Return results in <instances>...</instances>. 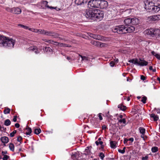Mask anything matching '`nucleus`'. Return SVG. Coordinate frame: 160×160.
<instances>
[{"label":"nucleus","instance_id":"obj_13","mask_svg":"<svg viewBox=\"0 0 160 160\" xmlns=\"http://www.w3.org/2000/svg\"><path fill=\"white\" fill-rule=\"evenodd\" d=\"M90 37L95 39L99 40H102L103 39L102 36L99 35L91 34Z\"/></svg>","mask_w":160,"mask_h":160},{"label":"nucleus","instance_id":"obj_39","mask_svg":"<svg viewBox=\"0 0 160 160\" xmlns=\"http://www.w3.org/2000/svg\"><path fill=\"white\" fill-rule=\"evenodd\" d=\"M18 26H20L21 27H22V28H23L26 29H28V27L26 26H25L22 24H18Z\"/></svg>","mask_w":160,"mask_h":160},{"label":"nucleus","instance_id":"obj_11","mask_svg":"<svg viewBox=\"0 0 160 160\" xmlns=\"http://www.w3.org/2000/svg\"><path fill=\"white\" fill-rule=\"evenodd\" d=\"M12 13L15 14H19L21 12V10L18 8H12Z\"/></svg>","mask_w":160,"mask_h":160},{"label":"nucleus","instance_id":"obj_49","mask_svg":"<svg viewBox=\"0 0 160 160\" xmlns=\"http://www.w3.org/2000/svg\"><path fill=\"white\" fill-rule=\"evenodd\" d=\"M22 137L21 136H19L18 137L17 139V141L18 142H20V143H21V142L22 140Z\"/></svg>","mask_w":160,"mask_h":160},{"label":"nucleus","instance_id":"obj_26","mask_svg":"<svg viewBox=\"0 0 160 160\" xmlns=\"http://www.w3.org/2000/svg\"><path fill=\"white\" fill-rule=\"evenodd\" d=\"M95 143L97 146L99 144L101 145V148L102 149L103 148L104 146L102 145L103 142L102 141H97L95 142Z\"/></svg>","mask_w":160,"mask_h":160},{"label":"nucleus","instance_id":"obj_21","mask_svg":"<svg viewBox=\"0 0 160 160\" xmlns=\"http://www.w3.org/2000/svg\"><path fill=\"white\" fill-rule=\"evenodd\" d=\"M116 144L117 142L115 141H111L110 142L111 147L113 148H116L117 147L116 146Z\"/></svg>","mask_w":160,"mask_h":160},{"label":"nucleus","instance_id":"obj_33","mask_svg":"<svg viewBox=\"0 0 160 160\" xmlns=\"http://www.w3.org/2000/svg\"><path fill=\"white\" fill-rule=\"evenodd\" d=\"M11 123L9 119H7L5 121L4 124L6 126H8L11 124Z\"/></svg>","mask_w":160,"mask_h":160},{"label":"nucleus","instance_id":"obj_5","mask_svg":"<svg viewBox=\"0 0 160 160\" xmlns=\"http://www.w3.org/2000/svg\"><path fill=\"white\" fill-rule=\"evenodd\" d=\"M94 13L95 14L94 18L98 19H101L103 17V13L99 10L95 9L94 10Z\"/></svg>","mask_w":160,"mask_h":160},{"label":"nucleus","instance_id":"obj_20","mask_svg":"<svg viewBox=\"0 0 160 160\" xmlns=\"http://www.w3.org/2000/svg\"><path fill=\"white\" fill-rule=\"evenodd\" d=\"M118 108L122 111H125L127 108L126 106L123 105L122 104H120L118 105Z\"/></svg>","mask_w":160,"mask_h":160},{"label":"nucleus","instance_id":"obj_28","mask_svg":"<svg viewBox=\"0 0 160 160\" xmlns=\"http://www.w3.org/2000/svg\"><path fill=\"white\" fill-rule=\"evenodd\" d=\"M151 117L153 118L154 121H157L158 119V117L157 115H156L154 113H152L151 115Z\"/></svg>","mask_w":160,"mask_h":160},{"label":"nucleus","instance_id":"obj_63","mask_svg":"<svg viewBox=\"0 0 160 160\" xmlns=\"http://www.w3.org/2000/svg\"><path fill=\"white\" fill-rule=\"evenodd\" d=\"M30 31H32L33 32H35V31H36V29H35L34 28H28V29Z\"/></svg>","mask_w":160,"mask_h":160},{"label":"nucleus","instance_id":"obj_19","mask_svg":"<svg viewBox=\"0 0 160 160\" xmlns=\"http://www.w3.org/2000/svg\"><path fill=\"white\" fill-rule=\"evenodd\" d=\"M153 36H155L156 37L159 36L160 35V30L159 29H154V32L153 33Z\"/></svg>","mask_w":160,"mask_h":160},{"label":"nucleus","instance_id":"obj_15","mask_svg":"<svg viewBox=\"0 0 160 160\" xmlns=\"http://www.w3.org/2000/svg\"><path fill=\"white\" fill-rule=\"evenodd\" d=\"M92 148V147L91 146L87 147L84 151V154L86 155H90L91 152V149Z\"/></svg>","mask_w":160,"mask_h":160},{"label":"nucleus","instance_id":"obj_8","mask_svg":"<svg viewBox=\"0 0 160 160\" xmlns=\"http://www.w3.org/2000/svg\"><path fill=\"white\" fill-rule=\"evenodd\" d=\"M108 5V2L105 0H99V8H106Z\"/></svg>","mask_w":160,"mask_h":160},{"label":"nucleus","instance_id":"obj_22","mask_svg":"<svg viewBox=\"0 0 160 160\" xmlns=\"http://www.w3.org/2000/svg\"><path fill=\"white\" fill-rule=\"evenodd\" d=\"M75 3L78 5H80L82 3H84V0H75Z\"/></svg>","mask_w":160,"mask_h":160},{"label":"nucleus","instance_id":"obj_44","mask_svg":"<svg viewBox=\"0 0 160 160\" xmlns=\"http://www.w3.org/2000/svg\"><path fill=\"white\" fill-rule=\"evenodd\" d=\"M80 56L81 57V58H82V60H85L86 61L88 60V58H87L85 56H82L81 55H80Z\"/></svg>","mask_w":160,"mask_h":160},{"label":"nucleus","instance_id":"obj_43","mask_svg":"<svg viewBox=\"0 0 160 160\" xmlns=\"http://www.w3.org/2000/svg\"><path fill=\"white\" fill-rule=\"evenodd\" d=\"M99 42H97V41H94L92 42V43L94 45L98 47V45L99 44Z\"/></svg>","mask_w":160,"mask_h":160},{"label":"nucleus","instance_id":"obj_7","mask_svg":"<svg viewBox=\"0 0 160 160\" xmlns=\"http://www.w3.org/2000/svg\"><path fill=\"white\" fill-rule=\"evenodd\" d=\"M94 10L92 11L89 9L86 10L85 15L87 18H94Z\"/></svg>","mask_w":160,"mask_h":160},{"label":"nucleus","instance_id":"obj_3","mask_svg":"<svg viewBox=\"0 0 160 160\" xmlns=\"http://www.w3.org/2000/svg\"><path fill=\"white\" fill-rule=\"evenodd\" d=\"M160 4L158 3H156L154 5H152L149 8L146 9L148 10V12L152 13L158 12L160 10Z\"/></svg>","mask_w":160,"mask_h":160},{"label":"nucleus","instance_id":"obj_47","mask_svg":"<svg viewBox=\"0 0 160 160\" xmlns=\"http://www.w3.org/2000/svg\"><path fill=\"white\" fill-rule=\"evenodd\" d=\"M132 10H133V9H127L125 11V12L127 13H128L129 14H130L131 13Z\"/></svg>","mask_w":160,"mask_h":160},{"label":"nucleus","instance_id":"obj_46","mask_svg":"<svg viewBox=\"0 0 160 160\" xmlns=\"http://www.w3.org/2000/svg\"><path fill=\"white\" fill-rule=\"evenodd\" d=\"M106 116L108 118H111L112 117V116L110 115L109 111H108L106 114Z\"/></svg>","mask_w":160,"mask_h":160},{"label":"nucleus","instance_id":"obj_12","mask_svg":"<svg viewBox=\"0 0 160 160\" xmlns=\"http://www.w3.org/2000/svg\"><path fill=\"white\" fill-rule=\"evenodd\" d=\"M131 25H138L140 22V20L137 18H132Z\"/></svg>","mask_w":160,"mask_h":160},{"label":"nucleus","instance_id":"obj_41","mask_svg":"<svg viewBox=\"0 0 160 160\" xmlns=\"http://www.w3.org/2000/svg\"><path fill=\"white\" fill-rule=\"evenodd\" d=\"M118 122L121 123H123V124H125L126 122V119L125 118L120 119L119 120Z\"/></svg>","mask_w":160,"mask_h":160},{"label":"nucleus","instance_id":"obj_6","mask_svg":"<svg viewBox=\"0 0 160 160\" xmlns=\"http://www.w3.org/2000/svg\"><path fill=\"white\" fill-rule=\"evenodd\" d=\"M99 0H92V1H90L88 2V5L93 8H99Z\"/></svg>","mask_w":160,"mask_h":160},{"label":"nucleus","instance_id":"obj_55","mask_svg":"<svg viewBox=\"0 0 160 160\" xmlns=\"http://www.w3.org/2000/svg\"><path fill=\"white\" fill-rule=\"evenodd\" d=\"M6 10L8 12H12L11 11L12 8H10L8 7H7L6 8Z\"/></svg>","mask_w":160,"mask_h":160},{"label":"nucleus","instance_id":"obj_54","mask_svg":"<svg viewBox=\"0 0 160 160\" xmlns=\"http://www.w3.org/2000/svg\"><path fill=\"white\" fill-rule=\"evenodd\" d=\"M118 152H120V153H121L122 154H123L125 153V151H124V150H121V149H118Z\"/></svg>","mask_w":160,"mask_h":160},{"label":"nucleus","instance_id":"obj_1","mask_svg":"<svg viewBox=\"0 0 160 160\" xmlns=\"http://www.w3.org/2000/svg\"><path fill=\"white\" fill-rule=\"evenodd\" d=\"M16 41L12 38L0 35V47L13 48Z\"/></svg>","mask_w":160,"mask_h":160},{"label":"nucleus","instance_id":"obj_4","mask_svg":"<svg viewBox=\"0 0 160 160\" xmlns=\"http://www.w3.org/2000/svg\"><path fill=\"white\" fill-rule=\"evenodd\" d=\"M158 2L157 0H147L145 3V9L149 8L152 5H154Z\"/></svg>","mask_w":160,"mask_h":160},{"label":"nucleus","instance_id":"obj_27","mask_svg":"<svg viewBox=\"0 0 160 160\" xmlns=\"http://www.w3.org/2000/svg\"><path fill=\"white\" fill-rule=\"evenodd\" d=\"M37 47L36 46H33V47H29V48H26V49L28 51H34L35 50H36L37 49Z\"/></svg>","mask_w":160,"mask_h":160},{"label":"nucleus","instance_id":"obj_38","mask_svg":"<svg viewBox=\"0 0 160 160\" xmlns=\"http://www.w3.org/2000/svg\"><path fill=\"white\" fill-rule=\"evenodd\" d=\"M99 156L101 160H103L104 158L105 157V155L103 153L101 152L100 153Z\"/></svg>","mask_w":160,"mask_h":160},{"label":"nucleus","instance_id":"obj_60","mask_svg":"<svg viewBox=\"0 0 160 160\" xmlns=\"http://www.w3.org/2000/svg\"><path fill=\"white\" fill-rule=\"evenodd\" d=\"M7 153V151H2V155L4 156V155H5V154H6Z\"/></svg>","mask_w":160,"mask_h":160},{"label":"nucleus","instance_id":"obj_57","mask_svg":"<svg viewBox=\"0 0 160 160\" xmlns=\"http://www.w3.org/2000/svg\"><path fill=\"white\" fill-rule=\"evenodd\" d=\"M34 52L36 54H38L39 53V51L37 47V49L35 50Z\"/></svg>","mask_w":160,"mask_h":160},{"label":"nucleus","instance_id":"obj_51","mask_svg":"<svg viewBox=\"0 0 160 160\" xmlns=\"http://www.w3.org/2000/svg\"><path fill=\"white\" fill-rule=\"evenodd\" d=\"M59 46L60 47H65L66 46V44L62 43H59Z\"/></svg>","mask_w":160,"mask_h":160},{"label":"nucleus","instance_id":"obj_56","mask_svg":"<svg viewBox=\"0 0 160 160\" xmlns=\"http://www.w3.org/2000/svg\"><path fill=\"white\" fill-rule=\"evenodd\" d=\"M141 79L143 81H144L146 80V78L143 75H142L141 76Z\"/></svg>","mask_w":160,"mask_h":160},{"label":"nucleus","instance_id":"obj_34","mask_svg":"<svg viewBox=\"0 0 160 160\" xmlns=\"http://www.w3.org/2000/svg\"><path fill=\"white\" fill-rule=\"evenodd\" d=\"M27 129V132H26V134L27 135H30L32 132V129L31 128L28 127L26 128Z\"/></svg>","mask_w":160,"mask_h":160},{"label":"nucleus","instance_id":"obj_16","mask_svg":"<svg viewBox=\"0 0 160 160\" xmlns=\"http://www.w3.org/2000/svg\"><path fill=\"white\" fill-rule=\"evenodd\" d=\"M146 33L153 37V33L154 32V29L150 28V29L147 30H146Z\"/></svg>","mask_w":160,"mask_h":160},{"label":"nucleus","instance_id":"obj_17","mask_svg":"<svg viewBox=\"0 0 160 160\" xmlns=\"http://www.w3.org/2000/svg\"><path fill=\"white\" fill-rule=\"evenodd\" d=\"M1 140L3 143H7L9 141V139L7 137H2L1 138Z\"/></svg>","mask_w":160,"mask_h":160},{"label":"nucleus","instance_id":"obj_14","mask_svg":"<svg viewBox=\"0 0 160 160\" xmlns=\"http://www.w3.org/2000/svg\"><path fill=\"white\" fill-rule=\"evenodd\" d=\"M148 64V62L144 60L139 59V61H138V65L141 66H146Z\"/></svg>","mask_w":160,"mask_h":160},{"label":"nucleus","instance_id":"obj_25","mask_svg":"<svg viewBox=\"0 0 160 160\" xmlns=\"http://www.w3.org/2000/svg\"><path fill=\"white\" fill-rule=\"evenodd\" d=\"M36 31H35V32H36L37 33H39L44 34L45 32V30H41V29H36Z\"/></svg>","mask_w":160,"mask_h":160},{"label":"nucleus","instance_id":"obj_29","mask_svg":"<svg viewBox=\"0 0 160 160\" xmlns=\"http://www.w3.org/2000/svg\"><path fill=\"white\" fill-rule=\"evenodd\" d=\"M152 54L154 56L158 59L160 60V55L156 53L155 52L153 51H152L151 52Z\"/></svg>","mask_w":160,"mask_h":160},{"label":"nucleus","instance_id":"obj_48","mask_svg":"<svg viewBox=\"0 0 160 160\" xmlns=\"http://www.w3.org/2000/svg\"><path fill=\"white\" fill-rule=\"evenodd\" d=\"M105 46V44L103 43L100 42H99V44L98 45V47H104Z\"/></svg>","mask_w":160,"mask_h":160},{"label":"nucleus","instance_id":"obj_30","mask_svg":"<svg viewBox=\"0 0 160 160\" xmlns=\"http://www.w3.org/2000/svg\"><path fill=\"white\" fill-rule=\"evenodd\" d=\"M151 150L152 152L155 153L158 151V148L157 147H153L152 148Z\"/></svg>","mask_w":160,"mask_h":160},{"label":"nucleus","instance_id":"obj_10","mask_svg":"<svg viewBox=\"0 0 160 160\" xmlns=\"http://www.w3.org/2000/svg\"><path fill=\"white\" fill-rule=\"evenodd\" d=\"M150 20L155 21L160 20V15H154L149 17Z\"/></svg>","mask_w":160,"mask_h":160},{"label":"nucleus","instance_id":"obj_52","mask_svg":"<svg viewBox=\"0 0 160 160\" xmlns=\"http://www.w3.org/2000/svg\"><path fill=\"white\" fill-rule=\"evenodd\" d=\"M115 64V62L111 61L110 63V65L111 67H113Z\"/></svg>","mask_w":160,"mask_h":160},{"label":"nucleus","instance_id":"obj_50","mask_svg":"<svg viewBox=\"0 0 160 160\" xmlns=\"http://www.w3.org/2000/svg\"><path fill=\"white\" fill-rule=\"evenodd\" d=\"M43 3L44 4L46 5V6L48 8H50L49 6L48 5V2L47 1H44L43 2Z\"/></svg>","mask_w":160,"mask_h":160},{"label":"nucleus","instance_id":"obj_24","mask_svg":"<svg viewBox=\"0 0 160 160\" xmlns=\"http://www.w3.org/2000/svg\"><path fill=\"white\" fill-rule=\"evenodd\" d=\"M138 59H132L130 60L129 62L131 63H132L134 64H137L138 65Z\"/></svg>","mask_w":160,"mask_h":160},{"label":"nucleus","instance_id":"obj_35","mask_svg":"<svg viewBox=\"0 0 160 160\" xmlns=\"http://www.w3.org/2000/svg\"><path fill=\"white\" fill-rule=\"evenodd\" d=\"M139 130L140 131V132L142 134H145V128H143L142 127H140L139 129Z\"/></svg>","mask_w":160,"mask_h":160},{"label":"nucleus","instance_id":"obj_36","mask_svg":"<svg viewBox=\"0 0 160 160\" xmlns=\"http://www.w3.org/2000/svg\"><path fill=\"white\" fill-rule=\"evenodd\" d=\"M10 109L8 108H7L4 109L3 112L5 114H7L10 113Z\"/></svg>","mask_w":160,"mask_h":160},{"label":"nucleus","instance_id":"obj_23","mask_svg":"<svg viewBox=\"0 0 160 160\" xmlns=\"http://www.w3.org/2000/svg\"><path fill=\"white\" fill-rule=\"evenodd\" d=\"M54 33V32H52L45 30L44 35L50 36L51 35H53Z\"/></svg>","mask_w":160,"mask_h":160},{"label":"nucleus","instance_id":"obj_42","mask_svg":"<svg viewBox=\"0 0 160 160\" xmlns=\"http://www.w3.org/2000/svg\"><path fill=\"white\" fill-rule=\"evenodd\" d=\"M147 97L145 96L143 97L142 98V99L141 100V101L143 103H145L146 102V100H147Z\"/></svg>","mask_w":160,"mask_h":160},{"label":"nucleus","instance_id":"obj_2","mask_svg":"<svg viewBox=\"0 0 160 160\" xmlns=\"http://www.w3.org/2000/svg\"><path fill=\"white\" fill-rule=\"evenodd\" d=\"M112 31L115 33H117L119 34H123L126 33L125 30V26L121 25L116 26L112 28Z\"/></svg>","mask_w":160,"mask_h":160},{"label":"nucleus","instance_id":"obj_18","mask_svg":"<svg viewBox=\"0 0 160 160\" xmlns=\"http://www.w3.org/2000/svg\"><path fill=\"white\" fill-rule=\"evenodd\" d=\"M132 18H128L124 20V22L126 25H128L129 24H131Z\"/></svg>","mask_w":160,"mask_h":160},{"label":"nucleus","instance_id":"obj_32","mask_svg":"<svg viewBox=\"0 0 160 160\" xmlns=\"http://www.w3.org/2000/svg\"><path fill=\"white\" fill-rule=\"evenodd\" d=\"M41 130L40 128H35L34 129V133L38 135L41 132Z\"/></svg>","mask_w":160,"mask_h":160},{"label":"nucleus","instance_id":"obj_64","mask_svg":"<svg viewBox=\"0 0 160 160\" xmlns=\"http://www.w3.org/2000/svg\"><path fill=\"white\" fill-rule=\"evenodd\" d=\"M59 42H57L55 41L54 42V43L53 44H54V45H58V46H59Z\"/></svg>","mask_w":160,"mask_h":160},{"label":"nucleus","instance_id":"obj_58","mask_svg":"<svg viewBox=\"0 0 160 160\" xmlns=\"http://www.w3.org/2000/svg\"><path fill=\"white\" fill-rule=\"evenodd\" d=\"M102 113H99L98 114V117L100 120H102Z\"/></svg>","mask_w":160,"mask_h":160},{"label":"nucleus","instance_id":"obj_45","mask_svg":"<svg viewBox=\"0 0 160 160\" xmlns=\"http://www.w3.org/2000/svg\"><path fill=\"white\" fill-rule=\"evenodd\" d=\"M9 158V156L7 155H4L2 158L3 160H7Z\"/></svg>","mask_w":160,"mask_h":160},{"label":"nucleus","instance_id":"obj_62","mask_svg":"<svg viewBox=\"0 0 160 160\" xmlns=\"http://www.w3.org/2000/svg\"><path fill=\"white\" fill-rule=\"evenodd\" d=\"M128 141V139H127L126 138H125L123 142L124 143V144H126L127 143V142Z\"/></svg>","mask_w":160,"mask_h":160},{"label":"nucleus","instance_id":"obj_61","mask_svg":"<svg viewBox=\"0 0 160 160\" xmlns=\"http://www.w3.org/2000/svg\"><path fill=\"white\" fill-rule=\"evenodd\" d=\"M15 127L17 128H19L20 127V125L18 123H15Z\"/></svg>","mask_w":160,"mask_h":160},{"label":"nucleus","instance_id":"obj_37","mask_svg":"<svg viewBox=\"0 0 160 160\" xmlns=\"http://www.w3.org/2000/svg\"><path fill=\"white\" fill-rule=\"evenodd\" d=\"M52 49H51V48L49 47H46L45 48V49L44 50V51L45 52H50L52 51Z\"/></svg>","mask_w":160,"mask_h":160},{"label":"nucleus","instance_id":"obj_53","mask_svg":"<svg viewBox=\"0 0 160 160\" xmlns=\"http://www.w3.org/2000/svg\"><path fill=\"white\" fill-rule=\"evenodd\" d=\"M148 156H146L145 157H143L142 158V160H148Z\"/></svg>","mask_w":160,"mask_h":160},{"label":"nucleus","instance_id":"obj_59","mask_svg":"<svg viewBox=\"0 0 160 160\" xmlns=\"http://www.w3.org/2000/svg\"><path fill=\"white\" fill-rule=\"evenodd\" d=\"M17 116H15L14 117V118L13 119V121L14 122H16L17 121Z\"/></svg>","mask_w":160,"mask_h":160},{"label":"nucleus","instance_id":"obj_31","mask_svg":"<svg viewBox=\"0 0 160 160\" xmlns=\"http://www.w3.org/2000/svg\"><path fill=\"white\" fill-rule=\"evenodd\" d=\"M9 147L11 151H14V146L12 143H11L9 144Z\"/></svg>","mask_w":160,"mask_h":160},{"label":"nucleus","instance_id":"obj_9","mask_svg":"<svg viewBox=\"0 0 160 160\" xmlns=\"http://www.w3.org/2000/svg\"><path fill=\"white\" fill-rule=\"evenodd\" d=\"M135 28L134 27L131 25L128 26H125V30L126 33L128 32H131L134 31L135 30Z\"/></svg>","mask_w":160,"mask_h":160},{"label":"nucleus","instance_id":"obj_40","mask_svg":"<svg viewBox=\"0 0 160 160\" xmlns=\"http://www.w3.org/2000/svg\"><path fill=\"white\" fill-rule=\"evenodd\" d=\"M17 132V131L16 130H14L10 134V136L11 137H12L14 136L15 133Z\"/></svg>","mask_w":160,"mask_h":160}]
</instances>
